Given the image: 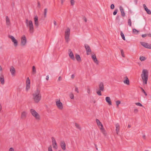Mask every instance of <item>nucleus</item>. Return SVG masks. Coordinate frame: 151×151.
I'll list each match as a JSON object with an SVG mask.
<instances>
[{"mask_svg":"<svg viewBox=\"0 0 151 151\" xmlns=\"http://www.w3.org/2000/svg\"><path fill=\"white\" fill-rule=\"evenodd\" d=\"M32 95V99L35 102L38 103L41 100L42 97L40 90L37 88L36 90L33 93Z\"/></svg>","mask_w":151,"mask_h":151,"instance_id":"1","label":"nucleus"},{"mask_svg":"<svg viewBox=\"0 0 151 151\" xmlns=\"http://www.w3.org/2000/svg\"><path fill=\"white\" fill-rule=\"evenodd\" d=\"M25 23L27 27L29 28V32L30 34H32L34 31V28L32 22L29 21L28 19L26 20Z\"/></svg>","mask_w":151,"mask_h":151,"instance_id":"2","label":"nucleus"},{"mask_svg":"<svg viewBox=\"0 0 151 151\" xmlns=\"http://www.w3.org/2000/svg\"><path fill=\"white\" fill-rule=\"evenodd\" d=\"M143 82L145 84L147 83L148 78V72L147 69H143L141 74Z\"/></svg>","mask_w":151,"mask_h":151,"instance_id":"3","label":"nucleus"},{"mask_svg":"<svg viewBox=\"0 0 151 151\" xmlns=\"http://www.w3.org/2000/svg\"><path fill=\"white\" fill-rule=\"evenodd\" d=\"M96 122L97 125L99 127L102 133L104 135V136H106V133L104 129L103 128L102 124H101L100 121L98 119H96Z\"/></svg>","mask_w":151,"mask_h":151,"instance_id":"4","label":"nucleus"},{"mask_svg":"<svg viewBox=\"0 0 151 151\" xmlns=\"http://www.w3.org/2000/svg\"><path fill=\"white\" fill-rule=\"evenodd\" d=\"M30 112L32 115L36 119L39 120L40 119V116L39 114L34 109H31L30 110Z\"/></svg>","mask_w":151,"mask_h":151,"instance_id":"5","label":"nucleus"},{"mask_svg":"<svg viewBox=\"0 0 151 151\" xmlns=\"http://www.w3.org/2000/svg\"><path fill=\"white\" fill-rule=\"evenodd\" d=\"M70 33V29L68 28L66 29L65 32V38L66 42H68L69 41V37Z\"/></svg>","mask_w":151,"mask_h":151,"instance_id":"6","label":"nucleus"},{"mask_svg":"<svg viewBox=\"0 0 151 151\" xmlns=\"http://www.w3.org/2000/svg\"><path fill=\"white\" fill-rule=\"evenodd\" d=\"M56 105L58 108L60 110H62L63 109V106L62 103L59 100L55 101Z\"/></svg>","mask_w":151,"mask_h":151,"instance_id":"7","label":"nucleus"},{"mask_svg":"<svg viewBox=\"0 0 151 151\" xmlns=\"http://www.w3.org/2000/svg\"><path fill=\"white\" fill-rule=\"evenodd\" d=\"M9 37L11 39L12 41L14 43V45L15 47H17L18 45V42L17 40L12 35H9Z\"/></svg>","mask_w":151,"mask_h":151,"instance_id":"8","label":"nucleus"},{"mask_svg":"<svg viewBox=\"0 0 151 151\" xmlns=\"http://www.w3.org/2000/svg\"><path fill=\"white\" fill-rule=\"evenodd\" d=\"M27 42V40L26 37L24 35L22 36L21 39V45L24 46L25 45Z\"/></svg>","mask_w":151,"mask_h":151,"instance_id":"9","label":"nucleus"},{"mask_svg":"<svg viewBox=\"0 0 151 151\" xmlns=\"http://www.w3.org/2000/svg\"><path fill=\"white\" fill-rule=\"evenodd\" d=\"M51 139L53 148L55 149H57L58 148V145L55 140L53 137H52Z\"/></svg>","mask_w":151,"mask_h":151,"instance_id":"10","label":"nucleus"},{"mask_svg":"<svg viewBox=\"0 0 151 151\" xmlns=\"http://www.w3.org/2000/svg\"><path fill=\"white\" fill-rule=\"evenodd\" d=\"M141 44L144 47L148 49H151V44H148L144 42H141Z\"/></svg>","mask_w":151,"mask_h":151,"instance_id":"11","label":"nucleus"},{"mask_svg":"<svg viewBox=\"0 0 151 151\" xmlns=\"http://www.w3.org/2000/svg\"><path fill=\"white\" fill-rule=\"evenodd\" d=\"M85 47L86 50L87 55H89L91 52V50L89 46L88 45L85 44Z\"/></svg>","mask_w":151,"mask_h":151,"instance_id":"12","label":"nucleus"},{"mask_svg":"<svg viewBox=\"0 0 151 151\" xmlns=\"http://www.w3.org/2000/svg\"><path fill=\"white\" fill-rule=\"evenodd\" d=\"M60 145L63 150H65L66 149V144L64 141L62 140L60 141Z\"/></svg>","mask_w":151,"mask_h":151,"instance_id":"13","label":"nucleus"},{"mask_svg":"<svg viewBox=\"0 0 151 151\" xmlns=\"http://www.w3.org/2000/svg\"><path fill=\"white\" fill-rule=\"evenodd\" d=\"M34 19L35 21V25L36 27L37 28L39 25L38 17L37 16H35Z\"/></svg>","mask_w":151,"mask_h":151,"instance_id":"14","label":"nucleus"},{"mask_svg":"<svg viewBox=\"0 0 151 151\" xmlns=\"http://www.w3.org/2000/svg\"><path fill=\"white\" fill-rule=\"evenodd\" d=\"M99 90H101L102 91L104 90V86L102 82H101L99 84Z\"/></svg>","mask_w":151,"mask_h":151,"instance_id":"15","label":"nucleus"},{"mask_svg":"<svg viewBox=\"0 0 151 151\" xmlns=\"http://www.w3.org/2000/svg\"><path fill=\"white\" fill-rule=\"evenodd\" d=\"M27 112L25 111H24L22 112L21 114V118L22 119H25L27 116Z\"/></svg>","mask_w":151,"mask_h":151,"instance_id":"16","label":"nucleus"},{"mask_svg":"<svg viewBox=\"0 0 151 151\" xmlns=\"http://www.w3.org/2000/svg\"><path fill=\"white\" fill-rule=\"evenodd\" d=\"M106 101L108 103V104L110 106L112 105V103L110 97H106L105 98Z\"/></svg>","mask_w":151,"mask_h":151,"instance_id":"17","label":"nucleus"},{"mask_svg":"<svg viewBox=\"0 0 151 151\" xmlns=\"http://www.w3.org/2000/svg\"><path fill=\"white\" fill-rule=\"evenodd\" d=\"M91 57L94 62L97 64H98L99 62L96 58V55H92Z\"/></svg>","mask_w":151,"mask_h":151,"instance_id":"18","label":"nucleus"},{"mask_svg":"<svg viewBox=\"0 0 151 151\" xmlns=\"http://www.w3.org/2000/svg\"><path fill=\"white\" fill-rule=\"evenodd\" d=\"M0 81L1 83L3 85L4 83V80L3 75L2 74H0Z\"/></svg>","mask_w":151,"mask_h":151,"instance_id":"19","label":"nucleus"},{"mask_svg":"<svg viewBox=\"0 0 151 151\" xmlns=\"http://www.w3.org/2000/svg\"><path fill=\"white\" fill-rule=\"evenodd\" d=\"M10 70L11 73L12 75L13 76H14L15 73V70L13 66L11 67L10 68Z\"/></svg>","mask_w":151,"mask_h":151,"instance_id":"20","label":"nucleus"},{"mask_svg":"<svg viewBox=\"0 0 151 151\" xmlns=\"http://www.w3.org/2000/svg\"><path fill=\"white\" fill-rule=\"evenodd\" d=\"M6 25L8 26H9L11 24L10 19L8 17L6 16Z\"/></svg>","mask_w":151,"mask_h":151,"instance_id":"21","label":"nucleus"},{"mask_svg":"<svg viewBox=\"0 0 151 151\" xmlns=\"http://www.w3.org/2000/svg\"><path fill=\"white\" fill-rule=\"evenodd\" d=\"M116 132L117 134H118L119 132V129H120V126L119 124L118 123H117L116 125Z\"/></svg>","mask_w":151,"mask_h":151,"instance_id":"22","label":"nucleus"},{"mask_svg":"<svg viewBox=\"0 0 151 151\" xmlns=\"http://www.w3.org/2000/svg\"><path fill=\"white\" fill-rule=\"evenodd\" d=\"M70 52L69 54V55L70 58L72 60H75V58L74 56V55L73 54V53L71 51H70V50H69V51H70Z\"/></svg>","mask_w":151,"mask_h":151,"instance_id":"23","label":"nucleus"},{"mask_svg":"<svg viewBox=\"0 0 151 151\" xmlns=\"http://www.w3.org/2000/svg\"><path fill=\"white\" fill-rule=\"evenodd\" d=\"M125 78L126 79L123 81L124 83L127 84V85H129V81L127 77L126 76L125 77Z\"/></svg>","mask_w":151,"mask_h":151,"instance_id":"24","label":"nucleus"},{"mask_svg":"<svg viewBox=\"0 0 151 151\" xmlns=\"http://www.w3.org/2000/svg\"><path fill=\"white\" fill-rule=\"evenodd\" d=\"M119 9L123 17H124L125 16V14L124 12L123 7L121 6L119 7Z\"/></svg>","mask_w":151,"mask_h":151,"instance_id":"25","label":"nucleus"},{"mask_svg":"<svg viewBox=\"0 0 151 151\" xmlns=\"http://www.w3.org/2000/svg\"><path fill=\"white\" fill-rule=\"evenodd\" d=\"M76 58L77 60L78 61L81 60V58L80 55H78L77 54L76 55Z\"/></svg>","mask_w":151,"mask_h":151,"instance_id":"26","label":"nucleus"},{"mask_svg":"<svg viewBox=\"0 0 151 151\" xmlns=\"http://www.w3.org/2000/svg\"><path fill=\"white\" fill-rule=\"evenodd\" d=\"M75 125L76 127V128H77L79 129L80 130H81V127L80 126V125L78 124L77 123H75Z\"/></svg>","mask_w":151,"mask_h":151,"instance_id":"27","label":"nucleus"},{"mask_svg":"<svg viewBox=\"0 0 151 151\" xmlns=\"http://www.w3.org/2000/svg\"><path fill=\"white\" fill-rule=\"evenodd\" d=\"M30 88V84H26V90L27 91Z\"/></svg>","mask_w":151,"mask_h":151,"instance_id":"28","label":"nucleus"},{"mask_svg":"<svg viewBox=\"0 0 151 151\" xmlns=\"http://www.w3.org/2000/svg\"><path fill=\"white\" fill-rule=\"evenodd\" d=\"M32 72L33 74H35L36 73V70L34 66H32Z\"/></svg>","mask_w":151,"mask_h":151,"instance_id":"29","label":"nucleus"},{"mask_svg":"<svg viewBox=\"0 0 151 151\" xmlns=\"http://www.w3.org/2000/svg\"><path fill=\"white\" fill-rule=\"evenodd\" d=\"M146 59V58L144 56L140 57L139 58L140 60L141 61H143L145 60Z\"/></svg>","mask_w":151,"mask_h":151,"instance_id":"30","label":"nucleus"},{"mask_svg":"<svg viewBox=\"0 0 151 151\" xmlns=\"http://www.w3.org/2000/svg\"><path fill=\"white\" fill-rule=\"evenodd\" d=\"M28 84H30V81L29 79V77H28L27 78V79L26 81V83Z\"/></svg>","mask_w":151,"mask_h":151,"instance_id":"31","label":"nucleus"},{"mask_svg":"<svg viewBox=\"0 0 151 151\" xmlns=\"http://www.w3.org/2000/svg\"><path fill=\"white\" fill-rule=\"evenodd\" d=\"M133 32L134 33L138 34V33L139 32V31H138L137 30L135 29H133Z\"/></svg>","mask_w":151,"mask_h":151,"instance_id":"32","label":"nucleus"},{"mask_svg":"<svg viewBox=\"0 0 151 151\" xmlns=\"http://www.w3.org/2000/svg\"><path fill=\"white\" fill-rule=\"evenodd\" d=\"M128 24L131 27L132 26L131 21L130 19H129L128 20Z\"/></svg>","mask_w":151,"mask_h":151,"instance_id":"33","label":"nucleus"},{"mask_svg":"<svg viewBox=\"0 0 151 151\" xmlns=\"http://www.w3.org/2000/svg\"><path fill=\"white\" fill-rule=\"evenodd\" d=\"M70 97L71 99H74V96L72 93H70Z\"/></svg>","mask_w":151,"mask_h":151,"instance_id":"34","label":"nucleus"},{"mask_svg":"<svg viewBox=\"0 0 151 151\" xmlns=\"http://www.w3.org/2000/svg\"><path fill=\"white\" fill-rule=\"evenodd\" d=\"M101 90H99L97 91H96V93H97V94L99 96H101L102 95L101 92Z\"/></svg>","mask_w":151,"mask_h":151,"instance_id":"35","label":"nucleus"},{"mask_svg":"<svg viewBox=\"0 0 151 151\" xmlns=\"http://www.w3.org/2000/svg\"><path fill=\"white\" fill-rule=\"evenodd\" d=\"M121 37H122V39L124 40H125V37H124V34L122 32H121Z\"/></svg>","mask_w":151,"mask_h":151,"instance_id":"36","label":"nucleus"},{"mask_svg":"<svg viewBox=\"0 0 151 151\" xmlns=\"http://www.w3.org/2000/svg\"><path fill=\"white\" fill-rule=\"evenodd\" d=\"M47 11V8L45 9H44V14L45 17H46Z\"/></svg>","mask_w":151,"mask_h":151,"instance_id":"37","label":"nucleus"},{"mask_svg":"<svg viewBox=\"0 0 151 151\" xmlns=\"http://www.w3.org/2000/svg\"><path fill=\"white\" fill-rule=\"evenodd\" d=\"M116 104L117 106H118L120 104L121 102L119 100H118L116 102Z\"/></svg>","mask_w":151,"mask_h":151,"instance_id":"38","label":"nucleus"},{"mask_svg":"<svg viewBox=\"0 0 151 151\" xmlns=\"http://www.w3.org/2000/svg\"><path fill=\"white\" fill-rule=\"evenodd\" d=\"M135 104L137 106H143L140 103L137 102L135 103Z\"/></svg>","mask_w":151,"mask_h":151,"instance_id":"39","label":"nucleus"},{"mask_svg":"<svg viewBox=\"0 0 151 151\" xmlns=\"http://www.w3.org/2000/svg\"><path fill=\"white\" fill-rule=\"evenodd\" d=\"M121 52L122 54V57L124 58L125 57V55H124V52H123V50H121Z\"/></svg>","mask_w":151,"mask_h":151,"instance_id":"40","label":"nucleus"},{"mask_svg":"<svg viewBox=\"0 0 151 151\" xmlns=\"http://www.w3.org/2000/svg\"><path fill=\"white\" fill-rule=\"evenodd\" d=\"M117 11H118L117 9H115L113 13V15H116L117 12Z\"/></svg>","mask_w":151,"mask_h":151,"instance_id":"41","label":"nucleus"},{"mask_svg":"<svg viewBox=\"0 0 151 151\" xmlns=\"http://www.w3.org/2000/svg\"><path fill=\"white\" fill-rule=\"evenodd\" d=\"M141 88L142 91V92L145 94V95L146 96H147V94L145 92V91L144 90V89L142 88Z\"/></svg>","mask_w":151,"mask_h":151,"instance_id":"42","label":"nucleus"},{"mask_svg":"<svg viewBox=\"0 0 151 151\" xmlns=\"http://www.w3.org/2000/svg\"><path fill=\"white\" fill-rule=\"evenodd\" d=\"M87 92L89 94L90 93V89L89 87H88L87 88Z\"/></svg>","mask_w":151,"mask_h":151,"instance_id":"43","label":"nucleus"},{"mask_svg":"<svg viewBox=\"0 0 151 151\" xmlns=\"http://www.w3.org/2000/svg\"><path fill=\"white\" fill-rule=\"evenodd\" d=\"M146 12L147 13L149 14H151V11H150V10L149 9H147V10H146Z\"/></svg>","mask_w":151,"mask_h":151,"instance_id":"44","label":"nucleus"},{"mask_svg":"<svg viewBox=\"0 0 151 151\" xmlns=\"http://www.w3.org/2000/svg\"><path fill=\"white\" fill-rule=\"evenodd\" d=\"M75 1L74 0H71L70 3L72 5H73L74 4Z\"/></svg>","mask_w":151,"mask_h":151,"instance_id":"45","label":"nucleus"},{"mask_svg":"<svg viewBox=\"0 0 151 151\" xmlns=\"http://www.w3.org/2000/svg\"><path fill=\"white\" fill-rule=\"evenodd\" d=\"M52 151V147L51 146H50L48 147V151Z\"/></svg>","mask_w":151,"mask_h":151,"instance_id":"46","label":"nucleus"},{"mask_svg":"<svg viewBox=\"0 0 151 151\" xmlns=\"http://www.w3.org/2000/svg\"><path fill=\"white\" fill-rule=\"evenodd\" d=\"M114 8V4H111V8L113 9Z\"/></svg>","mask_w":151,"mask_h":151,"instance_id":"47","label":"nucleus"},{"mask_svg":"<svg viewBox=\"0 0 151 151\" xmlns=\"http://www.w3.org/2000/svg\"><path fill=\"white\" fill-rule=\"evenodd\" d=\"M75 91H76L77 92V93H79L77 87H76L75 88Z\"/></svg>","mask_w":151,"mask_h":151,"instance_id":"48","label":"nucleus"},{"mask_svg":"<svg viewBox=\"0 0 151 151\" xmlns=\"http://www.w3.org/2000/svg\"><path fill=\"white\" fill-rule=\"evenodd\" d=\"M138 112V110L137 109H134V112L135 113H137Z\"/></svg>","mask_w":151,"mask_h":151,"instance_id":"49","label":"nucleus"},{"mask_svg":"<svg viewBox=\"0 0 151 151\" xmlns=\"http://www.w3.org/2000/svg\"><path fill=\"white\" fill-rule=\"evenodd\" d=\"M37 6L39 8H40L41 6L40 3L39 1L37 2Z\"/></svg>","mask_w":151,"mask_h":151,"instance_id":"50","label":"nucleus"},{"mask_svg":"<svg viewBox=\"0 0 151 151\" xmlns=\"http://www.w3.org/2000/svg\"><path fill=\"white\" fill-rule=\"evenodd\" d=\"M9 151H14V150L13 148L11 147L9 148Z\"/></svg>","mask_w":151,"mask_h":151,"instance_id":"51","label":"nucleus"},{"mask_svg":"<svg viewBox=\"0 0 151 151\" xmlns=\"http://www.w3.org/2000/svg\"><path fill=\"white\" fill-rule=\"evenodd\" d=\"M147 35V34H143L142 35V36L143 37H146Z\"/></svg>","mask_w":151,"mask_h":151,"instance_id":"52","label":"nucleus"},{"mask_svg":"<svg viewBox=\"0 0 151 151\" xmlns=\"http://www.w3.org/2000/svg\"><path fill=\"white\" fill-rule=\"evenodd\" d=\"M116 19L119 21V16H117L116 18Z\"/></svg>","mask_w":151,"mask_h":151,"instance_id":"53","label":"nucleus"},{"mask_svg":"<svg viewBox=\"0 0 151 151\" xmlns=\"http://www.w3.org/2000/svg\"><path fill=\"white\" fill-rule=\"evenodd\" d=\"M49 76L48 75V76H46V80L48 81V80H49Z\"/></svg>","mask_w":151,"mask_h":151,"instance_id":"54","label":"nucleus"},{"mask_svg":"<svg viewBox=\"0 0 151 151\" xmlns=\"http://www.w3.org/2000/svg\"><path fill=\"white\" fill-rule=\"evenodd\" d=\"M61 4H63V2L64 1V0H61Z\"/></svg>","mask_w":151,"mask_h":151,"instance_id":"55","label":"nucleus"},{"mask_svg":"<svg viewBox=\"0 0 151 151\" xmlns=\"http://www.w3.org/2000/svg\"><path fill=\"white\" fill-rule=\"evenodd\" d=\"M58 80L59 81H60L61 80V77L60 76L59 78H58Z\"/></svg>","mask_w":151,"mask_h":151,"instance_id":"56","label":"nucleus"},{"mask_svg":"<svg viewBox=\"0 0 151 151\" xmlns=\"http://www.w3.org/2000/svg\"><path fill=\"white\" fill-rule=\"evenodd\" d=\"M143 6L144 9L146 8V7H147L146 5L145 4H143Z\"/></svg>","mask_w":151,"mask_h":151,"instance_id":"57","label":"nucleus"},{"mask_svg":"<svg viewBox=\"0 0 151 151\" xmlns=\"http://www.w3.org/2000/svg\"><path fill=\"white\" fill-rule=\"evenodd\" d=\"M54 24L55 25H56L57 24H56V22L55 21H54Z\"/></svg>","mask_w":151,"mask_h":151,"instance_id":"58","label":"nucleus"},{"mask_svg":"<svg viewBox=\"0 0 151 151\" xmlns=\"http://www.w3.org/2000/svg\"><path fill=\"white\" fill-rule=\"evenodd\" d=\"M74 78V75L73 74L72 75H71V78L73 79V78Z\"/></svg>","mask_w":151,"mask_h":151,"instance_id":"59","label":"nucleus"},{"mask_svg":"<svg viewBox=\"0 0 151 151\" xmlns=\"http://www.w3.org/2000/svg\"><path fill=\"white\" fill-rule=\"evenodd\" d=\"M84 21L86 22H87V19L85 17L84 19Z\"/></svg>","mask_w":151,"mask_h":151,"instance_id":"60","label":"nucleus"},{"mask_svg":"<svg viewBox=\"0 0 151 151\" xmlns=\"http://www.w3.org/2000/svg\"><path fill=\"white\" fill-rule=\"evenodd\" d=\"M95 147L96 148V150H97L98 149L96 145L95 144Z\"/></svg>","mask_w":151,"mask_h":151,"instance_id":"61","label":"nucleus"},{"mask_svg":"<svg viewBox=\"0 0 151 151\" xmlns=\"http://www.w3.org/2000/svg\"><path fill=\"white\" fill-rule=\"evenodd\" d=\"M147 35L148 36L151 37V34H148Z\"/></svg>","mask_w":151,"mask_h":151,"instance_id":"62","label":"nucleus"},{"mask_svg":"<svg viewBox=\"0 0 151 151\" xmlns=\"http://www.w3.org/2000/svg\"><path fill=\"white\" fill-rule=\"evenodd\" d=\"M2 70V68L1 66L0 65V71H1Z\"/></svg>","mask_w":151,"mask_h":151,"instance_id":"63","label":"nucleus"},{"mask_svg":"<svg viewBox=\"0 0 151 151\" xmlns=\"http://www.w3.org/2000/svg\"><path fill=\"white\" fill-rule=\"evenodd\" d=\"M143 138L144 139H145V135H143Z\"/></svg>","mask_w":151,"mask_h":151,"instance_id":"64","label":"nucleus"}]
</instances>
